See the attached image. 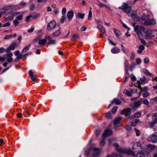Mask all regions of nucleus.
Here are the masks:
<instances>
[{"label": "nucleus", "mask_w": 157, "mask_h": 157, "mask_svg": "<svg viewBox=\"0 0 157 157\" xmlns=\"http://www.w3.org/2000/svg\"><path fill=\"white\" fill-rule=\"evenodd\" d=\"M109 145L111 146L113 145L115 146L117 150L120 152L119 155H117L115 153H113L111 155H109L106 157H117L119 155L121 156V154L122 153H126L128 155H132L133 156H135V153L133 151L130 149H124L120 148L118 144L117 143H114L115 140L114 139H109Z\"/></svg>", "instance_id": "obj_1"}, {"label": "nucleus", "mask_w": 157, "mask_h": 157, "mask_svg": "<svg viewBox=\"0 0 157 157\" xmlns=\"http://www.w3.org/2000/svg\"><path fill=\"white\" fill-rule=\"evenodd\" d=\"M150 16L148 14H144L142 17L141 22L142 24L146 26L154 25L156 22L154 19H148Z\"/></svg>", "instance_id": "obj_2"}, {"label": "nucleus", "mask_w": 157, "mask_h": 157, "mask_svg": "<svg viewBox=\"0 0 157 157\" xmlns=\"http://www.w3.org/2000/svg\"><path fill=\"white\" fill-rule=\"evenodd\" d=\"M136 24L133 23V26L134 27V30L136 31L137 34L140 36L142 35V32H143L144 28L142 26H139L138 25H136Z\"/></svg>", "instance_id": "obj_3"}, {"label": "nucleus", "mask_w": 157, "mask_h": 157, "mask_svg": "<svg viewBox=\"0 0 157 157\" xmlns=\"http://www.w3.org/2000/svg\"><path fill=\"white\" fill-rule=\"evenodd\" d=\"M147 140L151 142L155 143H157V132H155L149 136Z\"/></svg>", "instance_id": "obj_4"}, {"label": "nucleus", "mask_w": 157, "mask_h": 157, "mask_svg": "<svg viewBox=\"0 0 157 157\" xmlns=\"http://www.w3.org/2000/svg\"><path fill=\"white\" fill-rule=\"evenodd\" d=\"M120 9H122L124 12L126 13H129L131 9V6H129L127 3H124L121 6L119 7Z\"/></svg>", "instance_id": "obj_5"}, {"label": "nucleus", "mask_w": 157, "mask_h": 157, "mask_svg": "<svg viewBox=\"0 0 157 157\" xmlns=\"http://www.w3.org/2000/svg\"><path fill=\"white\" fill-rule=\"evenodd\" d=\"M56 26V23L54 20L50 21L47 25V30L48 31H52L55 29Z\"/></svg>", "instance_id": "obj_6"}, {"label": "nucleus", "mask_w": 157, "mask_h": 157, "mask_svg": "<svg viewBox=\"0 0 157 157\" xmlns=\"http://www.w3.org/2000/svg\"><path fill=\"white\" fill-rule=\"evenodd\" d=\"M143 32L146 34L145 36L147 39H151L153 37L151 35L152 31L151 29L144 28Z\"/></svg>", "instance_id": "obj_7"}, {"label": "nucleus", "mask_w": 157, "mask_h": 157, "mask_svg": "<svg viewBox=\"0 0 157 157\" xmlns=\"http://www.w3.org/2000/svg\"><path fill=\"white\" fill-rule=\"evenodd\" d=\"M136 157H151L149 154L144 151H140L136 155Z\"/></svg>", "instance_id": "obj_8"}, {"label": "nucleus", "mask_w": 157, "mask_h": 157, "mask_svg": "<svg viewBox=\"0 0 157 157\" xmlns=\"http://www.w3.org/2000/svg\"><path fill=\"white\" fill-rule=\"evenodd\" d=\"M131 109L130 108H127L124 109L121 112V113L122 114L125 115L126 117L130 116L131 114Z\"/></svg>", "instance_id": "obj_9"}, {"label": "nucleus", "mask_w": 157, "mask_h": 157, "mask_svg": "<svg viewBox=\"0 0 157 157\" xmlns=\"http://www.w3.org/2000/svg\"><path fill=\"white\" fill-rule=\"evenodd\" d=\"M112 131L109 129H106L105 131L102 135L103 138H105L107 136H110L112 134Z\"/></svg>", "instance_id": "obj_10"}, {"label": "nucleus", "mask_w": 157, "mask_h": 157, "mask_svg": "<svg viewBox=\"0 0 157 157\" xmlns=\"http://www.w3.org/2000/svg\"><path fill=\"white\" fill-rule=\"evenodd\" d=\"M148 90V87L147 86H144L142 87L141 91L138 93L139 95L136 98L134 97L132 99V100H133L137 99L139 97H140L141 94V93L143 92H146Z\"/></svg>", "instance_id": "obj_11"}, {"label": "nucleus", "mask_w": 157, "mask_h": 157, "mask_svg": "<svg viewBox=\"0 0 157 157\" xmlns=\"http://www.w3.org/2000/svg\"><path fill=\"white\" fill-rule=\"evenodd\" d=\"M74 12L73 11H69L67 13V17L69 21H71L74 16Z\"/></svg>", "instance_id": "obj_12"}, {"label": "nucleus", "mask_w": 157, "mask_h": 157, "mask_svg": "<svg viewBox=\"0 0 157 157\" xmlns=\"http://www.w3.org/2000/svg\"><path fill=\"white\" fill-rule=\"evenodd\" d=\"M93 149L94 151L93 156L94 157H98L100 151V149L99 148H94Z\"/></svg>", "instance_id": "obj_13"}, {"label": "nucleus", "mask_w": 157, "mask_h": 157, "mask_svg": "<svg viewBox=\"0 0 157 157\" xmlns=\"http://www.w3.org/2000/svg\"><path fill=\"white\" fill-rule=\"evenodd\" d=\"M61 29L59 28L58 30H56L54 32L52 33V35L54 37H57L59 36L61 33Z\"/></svg>", "instance_id": "obj_14"}, {"label": "nucleus", "mask_w": 157, "mask_h": 157, "mask_svg": "<svg viewBox=\"0 0 157 157\" xmlns=\"http://www.w3.org/2000/svg\"><path fill=\"white\" fill-rule=\"evenodd\" d=\"M113 30L114 33L116 35V37L118 38H120V36L121 35V33L120 31L117 29L115 28H113Z\"/></svg>", "instance_id": "obj_15"}, {"label": "nucleus", "mask_w": 157, "mask_h": 157, "mask_svg": "<svg viewBox=\"0 0 157 157\" xmlns=\"http://www.w3.org/2000/svg\"><path fill=\"white\" fill-rule=\"evenodd\" d=\"M122 118L121 117H119L116 118L114 121V124L115 125L119 126L118 125L120 122V121L121 119Z\"/></svg>", "instance_id": "obj_16"}, {"label": "nucleus", "mask_w": 157, "mask_h": 157, "mask_svg": "<svg viewBox=\"0 0 157 157\" xmlns=\"http://www.w3.org/2000/svg\"><path fill=\"white\" fill-rule=\"evenodd\" d=\"M16 6L9 5L4 7L3 9L4 10H9L14 8Z\"/></svg>", "instance_id": "obj_17"}, {"label": "nucleus", "mask_w": 157, "mask_h": 157, "mask_svg": "<svg viewBox=\"0 0 157 157\" xmlns=\"http://www.w3.org/2000/svg\"><path fill=\"white\" fill-rule=\"evenodd\" d=\"M124 64L126 72L127 73H128V63L127 59H125V60Z\"/></svg>", "instance_id": "obj_18"}, {"label": "nucleus", "mask_w": 157, "mask_h": 157, "mask_svg": "<svg viewBox=\"0 0 157 157\" xmlns=\"http://www.w3.org/2000/svg\"><path fill=\"white\" fill-rule=\"evenodd\" d=\"M111 52L112 53H117L120 52V49L118 48L114 47L111 50Z\"/></svg>", "instance_id": "obj_19"}, {"label": "nucleus", "mask_w": 157, "mask_h": 157, "mask_svg": "<svg viewBox=\"0 0 157 157\" xmlns=\"http://www.w3.org/2000/svg\"><path fill=\"white\" fill-rule=\"evenodd\" d=\"M21 13V12H16L13 13H11L10 16H8V17L9 18L13 19L14 16L18 15Z\"/></svg>", "instance_id": "obj_20"}, {"label": "nucleus", "mask_w": 157, "mask_h": 157, "mask_svg": "<svg viewBox=\"0 0 157 157\" xmlns=\"http://www.w3.org/2000/svg\"><path fill=\"white\" fill-rule=\"evenodd\" d=\"M31 45V44H28L26 45L22 49V53H24L27 51L30 48Z\"/></svg>", "instance_id": "obj_21"}, {"label": "nucleus", "mask_w": 157, "mask_h": 157, "mask_svg": "<svg viewBox=\"0 0 157 157\" xmlns=\"http://www.w3.org/2000/svg\"><path fill=\"white\" fill-rule=\"evenodd\" d=\"M121 102L120 100L114 98L111 102V104H113L114 103L116 105H118L120 104Z\"/></svg>", "instance_id": "obj_22"}, {"label": "nucleus", "mask_w": 157, "mask_h": 157, "mask_svg": "<svg viewBox=\"0 0 157 157\" xmlns=\"http://www.w3.org/2000/svg\"><path fill=\"white\" fill-rule=\"evenodd\" d=\"M46 42V40L43 39L39 40L38 42V44L40 46L44 45Z\"/></svg>", "instance_id": "obj_23"}, {"label": "nucleus", "mask_w": 157, "mask_h": 157, "mask_svg": "<svg viewBox=\"0 0 157 157\" xmlns=\"http://www.w3.org/2000/svg\"><path fill=\"white\" fill-rule=\"evenodd\" d=\"M136 146L139 147L140 148H142V146L140 143L139 142H137L134 144L133 147L134 148H136Z\"/></svg>", "instance_id": "obj_24"}, {"label": "nucleus", "mask_w": 157, "mask_h": 157, "mask_svg": "<svg viewBox=\"0 0 157 157\" xmlns=\"http://www.w3.org/2000/svg\"><path fill=\"white\" fill-rule=\"evenodd\" d=\"M139 122V120L138 119H136L133 120L131 122V125L133 126H134L136 125Z\"/></svg>", "instance_id": "obj_25"}, {"label": "nucleus", "mask_w": 157, "mask_h": 157, "mask_svg": "<svg viewBox=\"0 0 157 157\" xmlns=\"http://www.w3.org/2000/svg\"><path fill=\"white\" fill-rule=\"evenodd\" d=\"M124 94H126L127 96L130 97L132 95V93L130 91H128L127 90H124L123 92Z\"/></svg>", "instance_id": "obj_26"}, {"label": "nucleus", "mask_w": 157, "mask_h": 157, "mask_svg": "<svg viewBox=\"0 0 157 157\" xmlns=\"http://www.w3.org/2000/svg\"><path fill=\"white\" fill-rule=\"evenodd\" d=\"M85 15L84 13H79L77 14V17L79 18L83 19L84 18Z\"/></svg>", "instance_id": "obj_27"}, {"label": "nucleus", "mask_w": 157, "mask_h": 157, "mask_svg": "<svg viewBox=\"0 0 157 157\" xmlns=\"http://www.w3.org/2000/svg\"><path fill=\"white\" fill-rule=\"evenodd\" d=\"M140 105V101L135 102L134 104V107L135 109L138 108Z\"/></svg>", "instance_id": "obj_28"}, {"label": "nucleus", "mask_w": 157, "mask_h": 157, "mask_svg": "<svg viewBox=\"0 0 157 157\" xmlns=\"http://www.w3.org/2000/svg\"><path fill=\"white\" fill-rule=\"evenodd\" d=\"M141 81L140 83L142 85H144L145 84V82L146 80V78L144 76H143L142 78H140Z\"/></svg>", "instance_id": "obj_29"}, {"label": "nucleus", "mask_w": 157, "mask_h": 157, "mask_svg": "<svg viewBox=\"0 0 157 157\" xmlns=\"http://www.w3.org/2000/svg\"><path fill=\"white\" fill-rule=\"evenodd\" d=\"M152 117L153 120L155 121L156 123H157V113L154 114Z\"/></svg>", "instance_id": "obj_30"}, {"label": "nucleus", "mask_w": 157, "mask_h": 157, "mask_svg": "<svg viewBox=\"0 0 157 157\" xmlns=\"http://www.w3.org/2000/svg\"><path fill=\"white\" fill-rule=\"evenodd\" d=\"M66 18L65 16L63 15L61 17L60 19V22L63 23L64 22V21L66 20Z\"/></svg>", "instance_id": "obj_31"}, {"label": "nucleus", "mask_w": 157, "mask_h": 157, "mask_svg": "<svg viewBox=\"0 0 157 157\" xmlns=\"http://www.w3.org/2000/svg\"><path fill=\"white\" fill-rule=\"evenodd\" d=\"M130 16H131L132 18L134 20H136V18H137V16L134 14L133 13H132Z\"/></svg>", "instance_id": "obj_32"}, {"label": "nucleus", "mask_w": 157, "mask_h": 157, "mask_svg": "<svg viewBox=\"0 0 157 157\" xmlns=\"http://www.w3.org/2000/svg\"><path fill=\"white\" fill-rule=\"evenodd\" d=\"M48 43L51 44H56V41L55 40H53L52 39L50 40V41L48 42Z\"/></svg>", "instance_id": "obj_33"}, {"label": "nucleus", "mask_w": 157, "mask_h": 157, "mask_svg": "<svg viewBox=\"0 0 157 157\" xmlns=\"http://www.w3.org/2000/svg\"><path fill=\"white\" fill-rule=\"evenodd\" d=\"M12 38V35L10 34L6 35L4 38V39L5 40H8Z\"/></svg>", "instance_id": "obj_34"}, {"label": "nucleus", "mask_w": 157, "mask_h": 157, "mask_svg": "<svg viewBox=\"0 0 157 157\" xmlns=\"http://www.w3.org/2000/svg\"><path fill=\"white\" fill-rule=\"evenodd\" d=\"M92 13L90 10L89 11L88 19L89 20H91L92 19Z\"/></svg>", "instance_id": "obj_35"}, {"label": "nucleus", "mask_w": 157, "mask_h": 157, "mask_svg": "<svg viewBox=\"0 0 157 157\" xmlns=\"http://www.w3.org/2000/svg\"><path fill=\"white\" fill-rule=\"evenodd\" d=\"M19 22V21L16 19L13 21V24L15 26H17L18 25Z\"/></svg>", "instance_id": "obj_36"}, {"label": "nucleus", "mask_w": 157, "mask_h": 157, "mask_svg": "<svg viewBox=\"0 0 157 157\" xmlns=\"http://www.w3.org/2000/svg\"><path fill=\"white\" fill-rule=\"evenodd\" d=\"M105 144V138H104V139L102 140L100 142V146H102L104 145Z\"/></svg>", "instance_id": "obj_37"}, {"label": "nucleus", "mask_w": 157, "mask_h": 157, "mask_svg": "<svg viewBox=\"0 0 157 157\" xmlns=\"http://www.w3.org/2000/svg\"><path fill=\"white\" fill-rule=\"evenodd\" d=\"M148 147H150L151 149H154V151H155V149L156 148V147L155 145H152L151 144H148Z\"/></svg>", "instance_id": "obj_38"}, {"label": "nucleus", "mask_w": 157, "mask_h": 157, "mask_svg": "<svg viewBox=\"0 0 157 157\" xmlns=\"http://www.w3.org/2000/svg\"><path fill=\"white\" fill-rule=\"evenodd\" d=\"M41 37H42L41 36H39L36 37L34 40L33 42H36L38 41H39V40H40V39L41 38Z\"/></svg>", "instance_id": "obj_39"}, {"label": "nucleus", "mask_w": 157, "mask_h": 157, "mask_svg": "<svg viewBox=\"0 0 157 157\" xmlns=\"http://www.w3.org/2000/svg\"><path fill=\"white\" fill-rule=\"evenodd\" d=\"M150 94L149 93H148V92H145L143 94L142 96L143 97L145 98L149 96L150 95Z\"/></svg>", "instance_id": "obj_40"}, {"label": "nucleus", "mask_w": 157, "mask_h": 157, "mask_svg": "<svg viewBox=\"0 0 157 157\" xmlns=\"http://www.w3.org/2000/svg\"><path fill=\"white\" fill-rule=\"evenodd\" d=\"M130 78L131 80L133 81H135L136 80V77L133 74L131 75Z\"/></svg>", "instance_id": "obj_41"}, {"label": "nucleus", "mask_w": 157, "mask_h": 157, "mask_svg": "<svg viewBox=\"0 0 157 157\" xmlns=\"http://www.w3.org/2000/svg\"><path fill=\"white\" fill-rule=\"evenodd\" d=\"M132 56L130 57V59L132 60H133L135 57V54L133 52L131 53Z\"/></svg>", "instance_id": "obj_42"}, {"label": "nucleus", "mask_w": 157, "mask_h": 157, "mask_svg": "<svg viewBox=\"0 0 157 157\" xmlns=\"http://www.w3.org/2000/svg\"><path fill=\"white\" fill-rule=\"evenodd\" d=\"M12 56L13 54L12 53H8L6 54L4 56V57H5L6 56H7V57L6 58H12Z\"/></svg>", "instance_id": "obj_43"}, {"label": "nucleus", "mask_w": 157, "mask_h": 157, "mask_svg": "<svg viewBox=\"0 0 157 157\" xmlns=\"http://www.w3.org/2000/svg\"><path fill=\"white\" fill-rule=\"evenodd\" d=\"M141 115V113L140 112H137L134 114V117H135L138 118Z\"/></svg>", "instance_id": "obj_44"}, {"label": "nucleus", "mask_w": 157, "mask_h": 157, "mask_svg": "<svg viewBox=\"0 0 157 157\" xmlns=\"http://www.w3.org/2000/svg\"><path fill=\"white\" fill-rule=\"evenodd\" d=\"M90 149H88L86 150L85 151V153H84V155H88L90 153Z\"/></svg>", "instance_id": "obj_45"}, {"label": "nucleus", "mask_w": 157, "mask_h": 157, "mask_svg": "<svg viewBox=\"0 0 157 157\" xmlns=\"http://www.w3.org/2000/svg\"><path fill=\"white\" fill-rule=\"evenodd\" d=\"M6 59H7V62L9 63H11L13 61V59L12 58H6Z\"/></svg>", "instance_id": "obj_46"}, {"label": "nucleus", "mask_w": 157, "mask_h": 157, "mask_svg": "<svg viewBox=\"0 0 157 157\" xmlns=\"http://www.w3.org/2000/svg\"><path fill=\"white\" fill-rule=\"evenodd\" d=\"M137 83L138 85V87L139 89H140V92L142 88V87H141V83H140V81H137Z\"/></svg>", "instance_id": "obj_47"}, {"label": "nucleus", "mask_w": 157, "mask_h": 157, "mask_svg": "<svg viewBox=\"0 0 157 157\" xmlns=\"http://www.w3.org/2000/svg\"><path fill=\"white\" fill-rule=\"evenodd\" d=\"M23 15L21 14L16 17V19H17V20H20L22 19V18H23Z\"/></svg>", "instance_id": "obj_48"}, {"label": "nucleus", "mask_w": 157, "mask_h": 157, "mask_svg": "<svg viewBox=\"0 0 157 157\" xmlns=\"http://www.w3.org/2000/svg\"><path fill=\"white\" fill-rule=\"evenodd\" d=\"M117 107H114L112 109V112L113 113H115L117 111Z\"/></svg>", "instance_id": "obj_49"}, {"label": "nucleus", "mask_w": 157, "mask_h": 157, "mask_svg": "<svg viewBox=\"0 0 157 157\" xmlns=\"http://www.w3.org/2000/svg\"><path fill=\"white\" fill-rule=\"evenodd\" d=\"M10 23L9 22H7L3 24L2 26L3 27H7L10 26Z\"/></svg>", "instance_id": "obj_50"}, {"label": "nucleus", "mask_w": 157, "mask_h": 157, "mask_svg": "<svg viewBox=\"0 0 157 157\" xmlns=\"http://www.w3.org/2000/svg\"><path fill=\"white\" fill-rule=\"evenodd\" d=\"M143 103L144 104L146 105H148L149 104L148 101L147 99H145L143 101Z\"/></svg>", "instance_id": "obj_51"}, {"label": "nucleus", "mask_w": 157, "mask_h": 157, "mask_svg": "<svg viewBox=\"0 0 157 157\" xmlns=\"http://www.w3.org/2000/svg\"><path fill=\"white\" fill-rule=\"evenodd\" d=\"M156 123H156V122L154 121H153L149 122V124L150 125L151 127H152Z\"/></svg>", "instance_id": "obj_52"}, {"label": "nucleus", "mask_w": 157, "mask_h": 157, "mask_svg": "<svg viewBox=\"0 0 157 157\" xmlns=\"http://www.w3.org/2000/svg\"><path fill=\"white\" fill-rule=\"evenodd\" d=\"M66 13V8L65 7H63V8L62 10V13L63 15L65 14Z\"/></svg>", "instance_id": "obj_53"}, {"label": "nucleus", "mask_w": 157, "mask_h": 157, "mask_svg": "<svg viewBox=\"0 0 157 157\" xmlns=\"http://www.w3.org/2000/svg\"><path fill=\"white\" fill-rule=\"evenodd\" d=\"M136 61L137 64H140L141 63V60L140 58L136 59Z\"/></svg>", "instance_id": "obj_54"}, {"label": "nucleus", "mask_w": 157, "mask_h": 157, "mask_svg": "<svg viewBox=\"0 0 157 157\" xmlns=\"http://www.w3.org/2000/svg\"><path fill=\"white\" fill-rule=\"evenodd\" d=\"M121 48L123 52L124 53H125V54H126V51L125 50L124 45L123 44H121Z\"/></svg>", "instance_id": "obj_55"}, {"label": "nucleus", "mask_w": 157, "mask_h": 157, "mask_svg": "<svg viewBox=\"0 0 157 157\" xmlns=\"http://www.w3.org/2000/svg\"><path fill=\"white\" fill-rule=\"evenodd\" d=\"M149 60L148 58L146 57L145 58L144 60V62L145 63H147L149 62Z\"/></svg>", "instance_id": "obj_56"}, {"label": "nucleus", "mask_w": 157, "mask_h": 157, "mask_svg": "<svg viewBox=\"0 0 157 157\" xmlns=\"http://www.w3.org/2000/svg\"><path fill=\"white\" fill-rule=\"evenodd\" d=\"M95 134L97 136H98L100 134V131L98 130H96L95 132Z\"/></svg>", "instance_id": "obj_57"}, {"label": "nucleus", "mask_w": 157, "mask_h": 157, "mask_svg": "<svg viewBox=\"0 0 157 157\" xmlns=\"http://www.w3.org/2000/svg\"><path fill=\"white\" fill-rule=\"evenodd\" d=\"M139 38L140 40L141 43L143 44H144V45H145L146 44V41L144 39H143L142 38Z\"/></svg>", "instance_id": "obj_58"}, {"label": "nucleus", "mask_w": 157, "mask_h": 157, "mask_svg": "<svg viewBox=\"0 0 157 157\" xmlns=\"http://www.w3.org/2000/svg\"><path fill=\"white\" fill-rule=\"evenodd\" d=\"M31 77V80L33 81H36V80L37 78H36V77L35 75H33Z\"/></svg>", "instance_id": "obj_59"}, {"label": "nucleus", "mask_w": 157, "mask_h": 157, "mask_svg": "<svg viewBox=\"0 0 157 157\" xmlns=\"http://www.w3.org/2000/svg\"><path fill=\"white\" fill-rule=\"evenodd\" d=\"M131 127L129 125H127L125 127L126 129L128 131H129L131 130Z\"/></svg>", "instance_id": "obj_60"}, {"label": "nucleus", "mask_w": 157, "mask_h": 157, "mask_svg": "<svg viewBox=\"0 0 157 157\" xmlns=\"http://www.w3.org/2000/svg\"><path fill=\"white\" fill-rule=\"evenodd\" d=\"M15 47L12 44L10 45L9 47V49L10 50H13L15 49Z\"/></svg>", "instance_id": "obj_61"}, {"label": "nucleus", "mask_w": 157, "mask_h": 157, "mask_svg": "<svg viewBox=\"0 0 157 157\" xmlns=\"http://www.w3.org/2000/svg\"><path fill=\"white\" fill-rule=\"evenodd\" d=\"M154 157H157V147L155 149V153L153 155Z\"/></svg>", "instance_id": "obj_62"}, {"label": "nucleus", "mask_w": 157, "mask_h": 157, "mask_svg": "<svg viewBox=\"0 0 157 157\" xmlns=\"http://www.w3.org/2000/svg\"><path fill=\"white\" fill-rule=\"evenodd\" d=\"M144 73L147 75H149V76H151L152 75L150 73L148 70H146Z\"/></svg>", "instance_id": "obj_63"}, {"label": "nucleus", "mask_w": 157, "mask_h": 157, "mask_svg": "<svg viewBox=\"0 0 157 157\" xmlns=\"http://www.w3.org/2000/svg\"><path fill=\"white\" fill-rule=\"evenodd\" d=\"M152 102L154 101L157 104V97L154 98L152 99L151 100Z\"/></svg>", "instance_id": "obj_64"}]
</instances>
